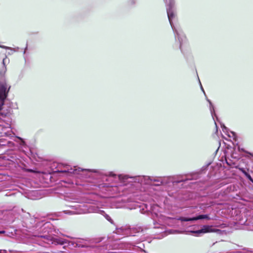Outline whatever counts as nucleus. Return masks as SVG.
<instances>
[{
  "instance_id": "nucleus-8",
  "label": "nucleus",
  "mask_w": 253,
  "mask_h": 253,
  "mask_svg": "<svg viewBox=\"0 0 253 253\" xmlns=\"http://www.w3.org/2000/svg\"><path fill=\"white\" fill-rule=\"evenodd\" d=\"M214 231L215 229L212 227V226L204 225L201 229L196 231L195 232L197 233H205L208 232H213Z\"/></svg>"
},
{
  "instance_id": "nucleus-15",
  "label": "nucleus",
  "mask_w": 253,
  "mask_h": 253,
  "mask_svg": "<svg viewBox=\"0 0 253 253\" xmlns=\"http://www.w3.org/2000/svg\"><path fill=\"white\" fill-rule=\"evenodd\" d=\"M7 58H5L3 59L2 63L3 64L4 67H3V72L4 73L6 71V68L5 67V62H6Z\"/></svg>"
},
{
  "instance_id": "nucleus-10",
  "label": "nucleus",
  "mask_w": 253,
  "mask_h": 253,
  "mask_svg": "<svg viewBox=\"0 0 253 253\" xmlns=\"http://www.w3.org/2000/svg\"><path fill=\"white\" fill-rule=\"evenodd\" d=\"M221 127H222V131L225 132L227 135L230 137H233L235 136L234 132L229 131L228 128L224 125H221Z\"/></svg>"
},
{
  "instance_id": "nucleus-13",
  "label": "nucleus",
  "mask_w": 253,
  "mask_h": 253,
  "mask_svg": "<svg viewBox=\"0 0 253 253\" xmlns=\"http://www.w3.org/2000/svg\"><path fill=\"white\" fill-rule=\"evenodd\" d=\"M35 236H37V235H35ZM37 237H38L39 240H41L42 239H43L45 240H47V241L48 240L49 237L47 236H45H45H39L38 235V236H37Z\"/></svg>"
},
{
  "instance_id": "nucleus-14",
  "label": "nucleus",
  "mask_w": 253,
  "mask_h": 253,
  "mask_svg": "<svg viewBox=\"0 0 253 253\" xmlns=\"http://www.w3.org/2000/svg\"><path fill=\"white\" fill-rule=\"evenodd\" d=\"M0 47H2L3 48H5V49H11V50H13L14 51H17L18 50V48H19L18 47H17L15 49H12L11 48H10L9 47L6 46H4V45L0 46Z\"/></svg>"
},
{
  "instance_id": "nucleus-21",
  "label": "nucleus",
  "mask_w": 253,
  "mask_h": 253,
  "mask_svg": "<svg viewBox=\"0 0 253 253\" xmlns=\"http://www.w3.org/2000/svg\"><path fill=\"white\" fill-rule=\"evenodd\" d=\"M0 253H6V251L4 250H0Z\"/></svg>"
},
{
  "instance_id": "nucleus-3",
  "label": "nucleus",
  "mask_w": 253,
  "mask_h": 253,
  "mask_svg": "<svg viewBox=\"0 0 253 253\" xmlns=\"http://www.w3.org/2000/svg\"><path fill=\"white\" fill-rule=\"evenodd\" d=\"M120 180L123 182H135L143 184L160 185L167 183V178L162 177H150L149 176H136L129 177L127 175H120L119 176Z\"/></svg>"
},
{
  "instance_id": "nucleus-16",
  "label": "nucleus",
  "mask_w": 253,
  "mask_h": 253,
  "mask_svg": "<svg viewBox=\"0 0 253 253\" xmlns=\"http://www.w3.org/2000/svg\"><path fill=\"white\" fill-rule=\"evenodd\" d=\"M245 174L246 175V176H247V177L252 182H253V180L251 177V176L248 173L245 172Z\"/></svg>"
},
{
  "instance_id": "nucleus-26",
  "label": "nucleus",
  "mask_w": 253,
  "mask_h": 253,
  "mask_svg": "<svg viewBox=\"0 0 253 253\" xmlns=\"http://www.w3.org/2000/svg\"><path fill=\"white\" fill-rule=\"evenodd\" d=\"M86 203H92L91 202H86Z\"/></svg>"
},
{
  "instance_id": "nucleus-18",
  "label": "nucleus",
  "mask_w": 253,
  "mask_h": 253,
  "mask_svg": "<svg viewBox=\"0 0 253 253\" xmlns=\"http://www.w3.org/2000/svg\"><path fill=\"white\" fill-rule=\"evenodd\" d=\"M106 218L109 221L111 222H112V219L111 218V217L108 215H106Z\"/></svg>"
},
{
  "instance_id": "nucleus-23",
  "label": "nucleus",
  "mask_w": 253,
  "mask_h": 253,
  "mask_svg": "<svg viewBox=\"0 0 253 253\" xmlns=\"http://www.w3.org/2000/svg\"><path fill=\"white\" fill-rule=\"evenodd\" d=\"M201 90H202V91L204 92V93H205V91L204 90V89H203V87H202V86L201 85Z\"/></svg>"
},
{
  "instance_id": "nucleus-20",
  "label": "nucleus",
  "mask_w": 253,
  "mask_h": 253,
  "mask_svg": "<svg viewBox=\"0 0 253 253\" xmlns=\"http://www.w3.org/2000/svg\"><path fill=\"white\" fill-rule=\"evenodd\" d=\"M2 138H0V145H5V143H3Z\"/></svg>"
},
{
  "instance_id": "nucleus-27",
  "label": "nucleus",
  "mask_w": 253,
  "mask_h": 253,
  "mask_svg": "<svg viewBox=\"0 0 253 253\" xmlns=\"http://www.w3.org/2000/svg\"><path fill=\"white\" fill-rule=\"evenodd\" d=\"M215 125L216 126V127H217L216 123L215 122Z\"/></svg>"
},
{
  "instance_id": "nucleus-7",
  "label": "nucleus",
  "mask_w": 253,
  "mask_h": 253,
  "mask_svg": "<svg viewBox=\"0 0 253 253\" xmlns=\"http://www.w3.org/2000/svg\"><path fill=\"white\" fill-rule=\"evenodd\" d=\"M71 172L74 174H86L88 173H99V170L94 169H83L80 168H75L73 171Z\"/></svg>"
},
{
  "instance_id": "nucleus-22",
  "label": "nucleus",
  "mask_w": 253,
  "mask_h": 253,
  "mask_svg": "<svg viewBox=\"0 0 253 253\" xmlns=\"http://www.w3.org/2000/svg\"><path fill=\"white\" fill-rule=\"evenodd\" d=\"M129 185H131H131H132V184H128H128H126V186H127V187H129Z\"/></svg>"
},
{
  "instance_id": "nucleus-4",
  "label": "nucleus",
  "mask_w": 253,
  "mask_h": 253,
  "mask_svg": "<svg viewBox=\"0 0 253 253\" xmlns=\"http://www.w3.org/2000/svg\"><path fill=\"white\" fill-rule=\"evenodd\" d=\"M167 2H169L167 7V14L169 22L171 27L175 34V37L176 40L177 39L180 42V47L181 48V43L184 42L186 39L185 36L183 34L182 32L177 29L173 24L172 20L175 18V13L174 12V2L173 0H165Z\"/></svg>"
},
{
  "instance_id": "nucleus-24",
  "label": "nucleus",
  "mask_w": 253,
  "mask_h": 253,
  "mask_svg": "<svg viewBox=\"0 0 253 253\" xmlns=\"http://www.w3.org/2000/svg\"><path fill=\"white\" fill-rule=\"evenodd\" d=\"M4 232H5L4 231H3V230L2 231H0V234L4 233Z\"/></svg>"
},
{
  "instance_id": "nucleus-12",
  "label": "nucleus",
  "mask_w": 253,
  "mask_h": 253,
  "mask_svg": "<svg viewBox=\"0 0 253 253\" xmlns=\"http://www.w3.org/2000/svg\"><path fill=\"white\" fill-rule=\"evenodd\" d=\"M127 231L126 230V229H124L123 228H120V229H118L117 230V232L116 233L117 234H122L123 235H126V232Z\"/></svg>"
},
{
  "instance_id": "nucleus-19",
  "label": "nucleus",
  "mask_w": 253,
  "mask_h": 253,
  "mask_svg": "<svg viewBox=\"0 0 253 253\" xmlns=\"http://www.w3.org/2000/svg\"><path fill=\"white\" fill-rule=\"evenodd\" d=\"M7 145L9 146H13L14 145V143L13 142H10V141H8L7 142Z\"/></svg>"
},
{
  "instance_id": "nucleus-5",
  "label": "nucleus",
  "mask_w": 253,
  "mask_h": 253,
  "mask_svg": "<svg viewBox=\"0 0 253 253\" xmlns=\"http://www.w3.org/2000/svg\"><path fill=\"white\" fill-rule=\"evenodd\" d=\"M74 210L71 211H67L66 213L71 214H85L88 213L97 212L101 214L104 213L103 211L100 210L98 207L94 205H88L84 204H76L71 206Z\"/></svg>"
},
{
  "instance_id": "nucleus-9",
  "label": "nucleus",
  "mask_w": 253,
  "mask_h": 253,
  "mask_svg": "<svg viewBox=\"0 0 253 253\" xmlns=\"http://www.w3.org/2000/svg\"><path fill=\"white\" fill-rule=\"evenodd\" d=\"M83 240H76L74 241H70L69 242V244H71L74 247L83 248L85 247V245L83 244Z\"/></svg>"
},
{
  "instance_id": "nucleus-11",
  "label": "nucleus",
  "mask_w": 253,
  "mask_h": 253,
  "mask_svg": "<svg viewBox=\"0 0 253 253\" xmlns=\"http://www.w3.org/2000/svg\"><path fill=\"white\" fill-rule=\"evenodd\" d=\"M207 101L210 103V111H211V116L212 117V118L213 119V120H214V117H216V120H217V117L216 115V114L215 113L214 109V107H213V105L212 104V103L211 102V101L209 99H207Z\"/></svg>"
},
{
  "instance_id": "nucleus-17",
  "label": "nucleus",
  "mask_w": 253,
  "mask_h": 253,
  "mask_svg": "<svg viewBox=\"0 0 253 253\" xmlns=\"http://www.w3.org/2000/svg\"><path fill=\"white\" fill-rule=\"evenodd\" d=\"M17 138L21 140V145H24L25 144V142L22 138H21L20 137H17Z\"/></svg>"
},
{
  "instance_id": "nucleus-6",
  "label": "nucleus",
  "mask_w": 253,
  "mask_h": 253,
  "mask_svg": "<svg viewBox=\"0 0 253 253\" xmlns=\"http://www.w3.org/2000/svg\"><path fill=\"white\" fill-rule=\"evenodd\" d=\"M150 211L154 220V223H158L160 218V215H162L160 213V208L157 205H153L151 206Z\"/></svg>"
},
{
  "instance_id": "nucleus-1",
  "label": "nucleus",
  "mask_w": 253,
  "mask_h": 253,
  "mask_svg": "<svg viewBox=\"0 0 253 253\" xmlns=\"http://www.w3.org/2000/svg\"><path fill=\"white\" fill-rule=\"evenodd\" d=\"M10 86L5 82L0 83V134L1 136L10 137L12 131L10 125L5 123V118L9 114L10 109L5 103V100Z\"/></svg>"
},
{
  "instance_id": "nucleus-2",
  "label": "nucleus",
  "mask_w": 253,
  "mask_h": 253,
  "mask_svg": "<svg viewBox=\"0 0 253 253\" xmlns=\"http://www.w3.org/2000/svg\"><path fill=\"white\" fill-rule=\"evenodd\" d=\"M159 218V222L157 223H154V229L160 230V231L157 232L158 233H162L165 231V225L169 226H175L178 220H181V221H193L202 219H211L207 214L199 215L197 216L191 218L181 217L178 219L166 217L163 215H160Z\"/></svg>"
},
{
  "instance_id": "nucleus-25",
  "label": "nucleus",
  "mask_w": 253,
  "mask_h": 253,
  "mask_svg": "<svg viewBox=\"0 0 253 253\" xmlns=\"http://www.w3.org/2000/svg\"><path fill=\"white\" fill-rule=\"evenodd\" d=\"M111 175H112L113 176H115V174H111Z\"/></svg>"
}]
</instances>
